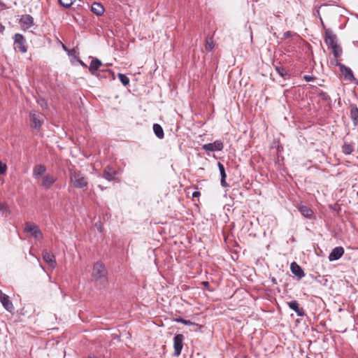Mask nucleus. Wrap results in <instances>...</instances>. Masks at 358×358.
<instances>
[{
	"instance_id": "1",
	"label": "nucleus",
	"mask_w": 358,
	"mask_h": 358,
	"mask_svg": "<svg viewBox=\"0 0 358 358\" xmlns=\"http://www.w3.org/2000/svg\"><path fill=\"white\" fill-rule=\"evenodd\" d=\"M92 277L96 284L103 287L108 285V271L103 263L97 262L94 264Z\"/></svg>"
},
{
	"instance_id": "2",
	"label": "nucleus",
	"mask_w": 358,
	"mask_h": 358,
	"mask_svg": "<svg viewBox=\"0 0 358 358\" xmlns=\"http://www.w3.org/2000/svg\"><path fill=\"white\" fill-rule=\"evenodd\" d=\"M69 179L75 188L83 189L88 186V179L80 171L70 169Z\"/></svg>"
},
{
	"instance_id": "3",
	"label": "nucleus",
	"mask_w": 358,
	"mask_h": 358,
	"mask_svg": "<svg viewBox=\"0 0 358 358\" xmlns=\"http://www.w3.org/2000/svg\"><path fill=\"white\" fill-rule=\"evenodd\" d=\"M29 120L31 122V128L33 129L40 130L42 124H43V119L42 115L36 111H31L29 113Z\"/></svg>"
},
{
	"instance_id": "4",
	"label": "nucleus",
	"mask_w": 358,
	"mask_h": 358,
	"mask_svg": "<svg viewBox=\"0 0 358 358\" xmlns=\"http://www.w3.org/2000/svg\"><path fill=\"white\" fill-rule=\"evenodd\" d=\"M24 231L29 233L36 241H41L43 238L41 229L34 223L26 222Z\"/></svg>"
},
{
	"instance_id": "5",
	"label": "nucleus",
	"mask_w": 358,
	"mask_h": 358,
	"mask_svg": "<svg viewBox=\"0 0 358 358\" xmlns=\"http://www.w3.org/2000/svg\"><path fill=\"white\" fill-rule=\"evenodd\" d=\"M183 340L184 336L181 334H176L173 338V348L174 352L173 355L175 357H178L182 351L183 348Z\"/></svg>"
},
{
	"instance_id": "6",
	"label": "nucleus",
	"mask_w": 358,
	"mask_h": 358,
	"mask_svg": "<svg viewBox=\"0 0 358 358\" xmlns=\"http://www.w3.org/2000/svg\"><path fill=\"white\" fill-rule=\"evenodd\" d=\"M14 41L15 45V48L17 49L22 53H24L27 51V46L25 45L26 41L24 37L20 34H15L14 36Z\"/></svg>"
},
{
	"instance_id": "7",
	"label": "nucleus",
	"mask_w": 358,
	"mask_h": 358,
	"mask_svg": "<svg viewBox=\"0 0 358 358\" xmlns=\"http://www.w3.org/2000/svg\"><path fill=\"white\" fill-rule=\"evenodd\" d=\"M224 148L223 143L217 140L213 143L203 144L202 145V149L206 151L215 152V151H221Z\"/></svg>"
},
{
	"instance_id": "8",
	"label": "nucleus",
	"mask_w": 358,
	"mask_h": 358,
	"mask_svg": "<svg viewBox=\"0 0 358 358\" xmlns=\"http://www.w3.org/2000/svg\"><path fill=\"white\" fill-rule=\"evenodd\" d=\"M324 41L327 45L330 46L331 48L338 45L336 36L334 34L330 29H326Z\"/></svg>"
},
{
	"instance_id": "9",
	"label": "nucleus",
	"mask_w": 358,
	"mask_h": 358,
	"mask_svg": "<svg viewBox=\"0 0 358 358\" xmlns=\"http://www.w3.org/2000/svg\"><path fill=\"white\" fill-rule=\"evenodd\" d=\"M338 65L345 79L356 83L357 80L355 78L352 71L349 67L345 66L343 64H338Z\"/></svg>"
},
{
	"instance_id": "10",
	"label": "nucleus",
	"mask_w": 358,
	"mask_h": 358,
	"mask_svg": "<svg viewBox=\"0 0 358 358\" xmlns=\"http://www.w3.org/2000/svg\"><path fill=\"white\" fill-rule=\"evenodd\" d=\"M0 301L2 306L4 307L6 310L9 312H12L14 309L13 303L10 301L9 297L6 294H3L0 290Z\"/></svg>"
},
{
	"instance_id": "11",
	"label": "nucleus",
	"mask_w": 358,
	"mask_h": 358,
	"mask_svg": "<svg viewBox=\"0 0 358 358\" xmlns=\"http://www.w3.org/2000/svg\"><path fill=\"white\" fill-rule=\"evenodd\" d=\"M343 254L344 249L343 247H336L332 250V251L329 254V260L331 262L338 260L342 257Z\"/></svg>"
},
{
	"instance_id": "12",
	"label": "nucleus",
	"mask_w": 358,
	"mask_h": 358,
	"mask_svg": "<svg viewBox=\"0 0 358 358\" xmlns=\"http://www.w3.org/2000/svg\"><path fill=\"white\" fill-rule=\"evenodd\" d=\"M43 259L52 268L56 267L57 262L55 260V257L53 254L48 252V251H43Z\"/></svg>"
},
{
	"instance_id": "13",
	"label": "nucleus",
	"mask_w": 358,
	"mask_h": 358,
	"mask_svg": "<svg viewBox=\"0 0 358 358\" xmlns=\"http://www.w3.org/2000/svg\"><path fill=\"white\" fill-rule=\"evenodd\" d=\"M20 23L25 29H29L34 25V18L30 15H24L21 17Z\"/></svg>"
},
{
	"instance_id": "14",
	"label": "nucleus",
	"mask_w": 358,
	"mask_h": 358,
	"mask_svg": "<svg viewBox=\"0 0 358 358\" xmlns=\"http://www.w3.org/2000/svg\"><path fill=\"white\" fill-rule=\"evenodd\" d=\"M56 178L52 175L47 174L43 177L41 185L46 189H50L55 182Z\"/></svg>"
},
{
	"instance_id": "15",
	"label": "nucleus",
	"mask_w": 358,
	"mask_h": 358,
	"mask_svg": "<svg viewBox=\"0 0 358 358\" xmlns=\"http://www.w3.org/2000/svg\"><path fill=\"white\" fill-rule=\"evenodd\" d=\"M287 305L290 309L297 314L298 316H303L305 315L303 309L299 308V304L297 301L294 300L289 301L287 302Z\"/></svg>"
},
{
	"instance_id": "16",
	"label": "nucleus",
	"mask_w": 358,
	"mask_h": 358,
	"mask_svg": "<svg viewBox=\"0 0 358 358\" xmlns=\"http://www.w3.org/2000/svg\"><path fill=\"white\" fill-rule=\"evenodd\" d=\"M117 174L116 171H115L110 166H107L103 171V178L107 180L111 181L115 178V176Z\"/></svg>"
},
{
	"instance_id": "17",
	"label": "nucleus",
	"mask_w": 358,
	"mask_h": 358,
	"mask_svg": "<svg viewBox=\"0 0 358 358\" xmlns=\"http://www.w3.org/2000/svg\"><path fill=\"white\" fill-rule=\"evenodd\" d=\"M291 271L299 278H301L305 275L303 269L296 262H292L290 265Z\"/></svg>"
},
{
	"instance_id": "18",
	"label": "nucleus",
	"mask_w": 358,
	"mask_h": 358,
	"mask_svg": "<svg viewBox=\"0 0 358 358\" xmlns=\"http://www.w3.org/2000/svg\"><path fill=\"white\" fill-rule=\"evenodd\" d=\"M217 166H218L220 176H221V180H220L221 185L224 187H229V185L226 182L227 174L225 172V169H224V165L222 164H221L220 162H218Z\"/></svg>"
},
{
	"instance_id": "19",
	"label": "nucleus",
	"mask_w": 358,
	"mask_h": 358,
	"mask_svg": "<svg viewBox=\"0 0 358 358\" xmlns=\"http://www.w3.org/2000/svg\"><path fill=\"white\" fill-rule=\"evenodd\" d=\"M101 65L102 63L100 59L96 58L92 59L89 66L90 72L94 75Z\"/></svg>"
},
{
	"instance_id": "20",
	"label": "nucleus",
	"mask_w": 358,
	"mask_h": 358,
	"mask_svg": "<svg viewBox=\"0 0 358 358\" xmlns=\"http://www.w3.org/2000/svg\"><path fill=\"white\" fill-rule=\"evenodd\" d=\"M91 10L96 15L101 16L103 14L105 10L101 3L94 2L91 6Z\"/></svg>"
},
{
	"instance_id": "21",
	"label": "nucleus",
	"mask_w": 358,
	"mask_h": 358,
	"mask_svg": "<svg viewBox=\"0 0 358 358\" xmlns=\"http://www.w3.org/2000/svg\"><path fill=\"white\" fill-rule=\"evenodd\" d=\"M350 118L352 119L355 126L358 124V108L356 105H352L350 106Z\"/></svg>"
},
{
	"instance_id": "22",
	"label": "nucleus",
	"mask_w": 358,
	"mask_h": 358,
	"mask_svg": "<svg viewBox=\"0 0 358 358\" xmlns=\"http://www.w3.org/2000/svg\"><path fill=\"white\" fill-rule=\"evenodd\" d=\"M46 171V168L44 165L38 164L34 166L33 170V176L34 178H38L40 176L43 175Z\"/></svg>"
},
{
	"instance_id": "23",
	"label": "nucleus",
	"mask_w": 358,
	"mask_h": 358,
	"mask_svg": "<svg viewBox=\"0 0 358 358\" xmlns=\"http://www.w3.org/2000/svg\"><path fill=\"white\" fill-rule=\"evenodd\" d=\"M153 131L156 136L159 138L162 139L164 137V133L163 128L162 126L159 124H153Z\"/></svg>"
},
{
	"instance_id": "24",
	"label": "nucleus",
	"mask_w": 358,
	"mask_h": 358,
	"mask_svg": "<svg viewBox=\"0 0 358 358\" xmlns=\"http://www.w3.org/2000/svg\"><path fill=\"white\" fill-rule=\"evenodd\" d=\"M214 48L213 38L211 36H208L206 38L205 48L207 51L210 52Z\"/></svg>"
},
{
	"instance_id": "25",
	"label": "nucleus",
	"mask_w": 358,
	"mask_h": 358,
	"mask_svg": "<svg viewBox=\"0 0 358 358\" xmlns=\"http://www.w3.org/2000/svg\"><path fill=\"white\" fill-rule=\"evenodd\" d=\"M299 211L305 217L307 218H310L313 213V210L310 208L305 206H301L299 208Z\"/></svg>"
},
{
	"instance_id": "26",
	"label": "nucleus",
	"mask_w": 358,
	"mask_h": 358,
	"mask_svg": "<svg viewBox=\"0 0 358 358\" xmlns=\"http://www.w3.org/2000/svg\"><path fill=\"white\" fill-rule=\"evenodd\" d=\"M354 150L352 144L345 142L342 146V152L345 155H350Z\"/></svg>"
},
{
	"instance_id": "27",
	"label": "nucleus",
	"mask_w": 358,
	"mask_h": 358,
	"mask_svg": "<svg viewBox=\"0 0 358 358\" xmlns=\"http://www.w3.org/2000/svg\"><path fill=\"white\" fill-rule=\"evenodd\" d=\"M275 69L280 77L285 78L286 76H287V72L283 66H276L275 67Z\"/></svg>"
},
{
	"instance_id": "28",
	"label": "nucleus",
	"mask_w": 358,
	"mask_h": 358,
	"mask_svg": "<svg viewBox=\"0 0 358 358\" xmlns=\"http://www.w3.org/2000/svg\"><path fill=\"white\" fill-rule=\"evenodd\" d=\"M0 212L5 215H9L10 213L9 207L6 203H0Z\"/></svg>"
},
{
	"instance_id": "29",
	"label": "nucleus",
	"mask_w": 358,
	"mask_h": 358,
	"mask_svg": "<svg viewBox=\"0 0 358 358\" xmlns=\"http://www.w3.org/2000/svg\"><path fill=\"white\" fill-rule=\"evenodd\" d=\"M331 49L333 51V54L336 58L339 57L341 56L342 53V48L338 44L332 47Z\"/></svg>"
},
{
	"instance_id": "30",
	"label": "nucleus",
	"mask_w": 358,
	"mask_h": 358,
	"mask_svg": "<svg viewBox=\"0 0 358 358\" xmlns=\"http://www.w3.org/2000/svg\"><path fill=\"white\" fill-rule=\"evenodd\" d=\"M118 78L124 86H127L129 83V78L122 73H118Z\"/></svg>"
},
{
	"instance_id": "31",
	"label": "nucleus",
	"mask_w": 358,
	"mask_h": 358,
	"mask_svg": "<svg viewBox=\"0 0 358 358\" xmlns=\"http://www.w3.org/2000/svg\"><path fill=\"white\" fill-rule=\"evenodd\" d=\"M74 1L75 0H59V3L65 8L70 7Z\"/></svg>"
},
{
	"instance_id": "32",
	"label": "nucleus",
	"mask_w": 358,
	"mask_h": 358,
	"mask_svg": "<svg viewBox=\"0 0 358 358\" xmlns=\"http://www.w3.org/2000/svg\"><path fill=\"white\" fill-rule=\"evenodd\" d=\"M175 321L178 322V323H182V324H185V325H193V324H194V323L192 322V321L187 320H185V319H183L182 317L176 318Z\"/></svg>"
},
{
	"instance_id": "33",
	"label": "nucleus",
	"mask_w": 358,
	"mask_h": 358,
	"mask_svg": "<svg viewBox=\"0 0 358 358\" xmlns=\"http://www.w3.org/2000/svg\"><path fill=\"white\" fill-rule=\"evenodd\" d=\"M319 96L324 101H330V96H329V94L325 92H323V91H320L319 92Z\"/></svg>"
},
{
	"instance_id": "34",
	"label": "nucleus",
	"mask_w": 358,
	"mask_h": 358,
	"mask_svg": "<svg viewBox=\"0 0 358 358\" xmlns=\"http://www.w3.org/2000/svg\"><path fill=\"white\" fill-rule=\"evenodd\" d=\"M7 169V166L6 164L0 162V175H3L6 173Z\"/></svg>"
},
{
	"instance_id": "35",
	"label": "nucleus",
	"mask_w": 358,
	"mask_h": 358,
	"mask_svg": "<svg viewBox=\"0 0 358 358\" xmlns=\"http://www.w3.org/2000/svg\"><path fill=\"white\" fill-rule=\"evenodd\" d=\"M303 78L307 82L313 81L315 79V78L313 76H310V75H305L303 76Z\"/></svg>"
},
{
	"instance_id": "36",
	"label": "nucleus",
	"mask_w": 358,
	"mask_h": 358,
	"mask_svg": "<svg viewBox=\"0 0 358 358\" xmlns=\"http://www.w3.org/2000/svg\"><path fill=\"white\" fill-rule=\"evenodd\" d=\"M201 195V193L199 191H195L192 193V197L193 198H196V197H199V196Z\"/></svg>"
},
{
	"instance_id": "37",
	"label": "nucleus",
	"mask_w": 358,
	"mask_h": 358,
	"mask_svg": "<svg viewBox=\"0 0 358 358\" xmlns=\"http://www.w3.org/2000/svg\"><path fill=\"white\" fill-rule=\"evenodd\" d=\"M78 62L82 66L87 67V65L82 60L78 59Z\"/></svg>"
},
{
	"instance_id": "38",
	"label": "nucleus",
	"mask_w": 358,
	"mask_h": 358,
	"mask_svg": "<svg viewBox=\"0 0 358 358\" xmlns=\"http://www.w3.org/2000/svg\"><path fill=\"white\" fill-rule=\"evenodd\" d=\"M203 285L206 288H208V287H209V283L207 281L203 282Z\"/></svg>"
},
{
	"instance_id": "39",
	"label": "nucleus",
	"mask_w": 358,
	"mask_h": 358,
	"mask_svg": "<svg viewBox=\"0 0 358 358\" xmlns=\"http://www.w3.org/2000/svg\"><path fill=\"white\" fill-rule=\"evenodd\" d=\"M106 72H108L110 75H111L113 78H115L114 73L111 70H107Z\"/></svg>"
},
{
	"instance_id": "40",
	"label": "nucleus",
	"mask_w": 358,
	"mask_h": 358,
	"mask_svg": "<svg viewBox=\"0 0 358 358\" xmlns=\"http://www.w3.org/2000/svg\"><path fill=\"white\" fill-rule=\"evenodd\" d=\"M320 22L322 23V27L326 30L327 29H326L325 25H324V24L323 22V20H322V17L320 16Z\"/></svg>"
},
{
	"instance_id": "41",
	"label": "nucleus",
	"mask_w": 358,
	"mask_h": 358,
	"mask_svg": "<svg viewBox=\"0 0 358 358\" xmlns=\"http://www.w3.org/2000/svg\"><path fill=\"white\" fill-rule=\"evenodd\" d=\"M291 36V32L290 31H287L285 33V37H289Z\"/></svg>"
},
{
	"instance_id": "42",
	"label": "nucleus",
	"mask_w": 358,
	"mask_h": 358,
	"mask_svg": "<svg viewBox=\"0 0 358 358\" xmlns=\"http://www.w3.org/2000/svg\"><path fill=\"white\" fill-rule=\"evenodd\" d=\"M63 48L65 51L68 52L69 55L70 54L69 53V50L66 48V46L64 45H63Z\"/></svg>"
},
{
	"instance_id": "43",
	"label": "nucleus",
	"mask_w": 358,
	"mask_h": 358,
	"mask_svg": "<svg viewBox=\"0 0 358 358\" xmlns=\"http://www.w3.org/2000/svg\"><path fill=\"white\" fill-rule=\"evenodd\" d=\"M273 282L275 283V279H273Z\"/></svg>"
},
{
	"instance_id": "44",
	"label": "nucleus",
	"mask_w": 358,
	"mask_h": 358,
	"mask_svg": "<svg viewBox=\"0 0 358 358\" xmlns=\"http://www.w3.org/2000/svg\"><path fill=\"white\" fill-rule=\"evenodd\" d=\"M357 85H358V80H356V83H355Z\"/></svg>"
},
{
	"instance_id": "45",
	"label": "nucleus",
	"mask_w": 358,
	"mask_h": 358,
	"mask_svg": "<svg viewBox=\"0 0 358 358\" xmlns=\"http://www.w3.org/2000/svg\"><path fill=\"white\" fill-rule=\"evenodd\" d=\"M357 18H358V15H357Z\"/></svg>"
}]
</instances>
